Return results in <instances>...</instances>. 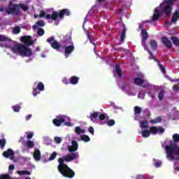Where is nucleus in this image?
Here are the masks:
<instances>
[{
	"label": "nucleus",
	"instance_id": "864d4df0",
	"mask_svg": "<svg viewBox=\"0 0 179 179\" xmlns=\"http://www.w3.org/2000/svg\"><path fill=\"white\" fill-rule=\"evenodd\" d=\"M155 166L157 168L160 167L162 166V162H160V161L155 162Z\"/></svg>",
	"mask_w": 179,
	"mask_h": 179
},
{
	"label": "nucleus",
	"instance_id": "f704fd0d",
	"mask_svg": "<svg viewBox=\"0 0 179 179\" xmlns=\"http://www.w3.org/2000/svg\"><path fill=\"white\" fill-rule=\"evenodd\" d=\"M36 87H37V88L38 89V90H40L41 92H44L45 85H43V83H41V82L38 83Z\"/></svg>",
	"mask_w": 179,
	"mask_h": 179
},
{
	"label": "nucleus",
	"instance_id": "6e6552de",
	"mask_svg": "<svg viewBox=\"0 0 179 179\" xmlns=\"http://www.w3.org/2000/svg\"><path fill=\"white\" fill-rule=\"evenodd\" d=\"M47 42L50 44L52 48H54V50H59L61 48V45L54 38V36L48 38Z\"/></svg>",
	"mask_w": 179,
	"mask_h": 179
},
{
	"label": "nucleus",
	"instance_id": "69168bd1",
	"mask_svg": "<svg viewBox=\"0 0 179 179\" xmlns=\"http://www.w3.org/2000/svg\"><path fill=\"white\" fill-rule=\"evenodd\" d=\"M148 96H150V97H151V99H155V94L152 93V92H148Z\"/></svg>",
	"mask_w": 179,
	"mask_h": 179
},
{
	"label": "nucleus",
	"instance_id": "b1692460",
	"mask_svg": "<svg viewBox=\"0 0 179 179\" xmlns=\"http://www.w3.org/2000/svg\"><path fill=\"white\" fill-rule=\"evenodd\" d=\"M141 135L143 136V138H149L150 136V131L149 130H143L141 132Z\"/></svg>",
	"mask_w": 179,
	"mask_h": 179
},
{
	"label": "nucleus",
	"instance_id": "473e14b6",
	"mask_svg": "<svg viewBox=\"0 0 179 179\" xmlns=\"http://www.w3.org/2000/svg\"><path fill=\"white\" fill-rule=\"evenodd\" d=\"M151 124H159V122H162V117L159 116L155 120H150Z\"/></svg>",
	"mask_w": 179,
	"mask_h": 179
},
{
	"label": "nucleus",
	"instance_id": "c9c22d12",
	"mask_svg": "<svg viewBox=\"0 0 179 179\" xmlns=\"http://www.w3.org/2000/svg\"><path fill=\"white\" fill-rule=\"evenodd\" d=\"M158 99L160 101H162V100H163V99H164V91H163V90L159 91V92L158 94Z\"/></svg>",
	"mask_w": 179,
	"mask_h": 179
},
{
	"label": "nucleus",
	"instance_id": "2eb2a0df",
	"mask_svg": "<svg viewBox=\"0 0 179 179\" xmlns=\"http://www.w3.org/2000/svg\"><path fill=\"white\" fill-rule=\"evenodd\" d=\"M33 156H34V158L35 159V160H36L37 162H38V160H41V152L40 151V150H35Z\"/></svg>",
	"mask_w": 179,
	"mask_h": 179
},
{
	"label": "nucleus",
	"instance_id": "f03ea898",
	"mask_svg": "<svg viewBox=\"0 0 179 179\" xmlns=\"http://www.w3.org/2000/svg\"><path fill=\"white\" fill-rule=\"evenodd\" d=\"M22 43H17L15 41H11L13 46L11 47L10 50L13 54H17V55H20L21 57H30L33 55L31 49L29 48V45H32L34 44V41L31 40V36H24L21 38Z\"/></svg>",
	"mask_w": 179,
	"mask_h": 179
},
{
	"label": "nucleus",
	"instance_id": "20e7f679",
	"mask_svg": "<svg viewBox=\"0 0 179 179\" xmlns=\"http://www.w3.org/2000/svg\"><path fill=\"white\" fill-rule=\"evenodd\" d=\"M70 15H71V11H69V10L66 8L62 9V10L59 11V13L57 11H53L52 15L47 14L45 15V11L41 10L39 14L40 17H45L48 20L52 19V20H57L58 17L62 20L64 19V16H70Z\"/></svg>",
	"mask_w": 179,
	"mask_h": 179
},
{
	"label": "nucleus",
	"instance_id": "052dcab7",
	"mask_svg": "<svg viewBox=\"0 0 179 179\" xmlns=\"http://www.w3.org/2000/svg\"><path fill=\"white\" fill-rule=\"evenodd\" d=\"M64 125L66 127H72V123H71V122H65Z\"/></svg>",
	"mask_w": 179,
	"mask_h": 179
},
{
	"label": "nucleus",
	"instance_id": "f3484780",
	"mask_svg": "<svg viewBox=\"0 0 179 179\" xmlns=\"http://www.w3.org/2000/svg\"><path fill=\"white\" fill-rule=\"evenodd\" d=\"M140 127L142 129H148L149 128V122L148 120L140 121Z\"/></svg>",
	"mask_w": 179,
	"mask_h": 179
},
{
	"label": "nucleus",
	"instance_id": "e2e57ef3",
	"mask_svg": "<svg viewBox=\"0 0 179 179\" xmlns=\"http://www.w3.org/2000/svg\"><path fill=\"white\" fill-rule=\"evenodd\" d=\"M159 66H160L161 70L163 72V73H164V72H166V69L164 68V66H163V65H162V64H159Z\"/></svg>",
	"mask_w": 179,
	"mask_h": 179
},
{
	"label": "nucleus",
	"instance_id": "37998d69",
	"mask_svg": "<svg viewBox=\"0 0 179 179\" xmlns=\"http://www.w3.org/2000/svg\"><path fill=\"white\" fill-rule=\"evenodd\" d=\"M107 125L108 127H113V125H115V121L113 119L109 120L107 122Z\"/></svg>",
	"mask_w": 179,
	"mask_h": 179
},
{
	"label": "nucleus",
	"instance_id": "393cba45",
	"mask_svg": "<svg viewBox=\"0 0 179 179\" xmlns=\"http://www.w3.org/2000/svg\"><path fill=\"white\" fill-rule=\"evenodd\" d=\"M75 132L76 134H78V135H80V134H85L86 131L85 129H82L80 127H76Z\"/></svg>",
	"mask_w": 179,
	"mask_h": 179
},
{
	"label": "nucleus",
	"instance_id": "4d7b16f0",
	"mask_svg": "<svg viewBox=\"0 0 179 179\" xmlns=\"http://www.w3.org/2000/svg\"><path fill=\"white\" fill-rule=\"evenodd\" d=\"M138 97L139 99H144L145 98V94L139 93L138 95Z\"/></svg>",
	"mask_w": 179,
	"mask_h": 179
},
{
	"label": "nucleus",
	"instance_id": "c85d7f7f",
	"mask_svg": "<svg viewBox=\"0 0 179 179\" xmlns=\"http://www.w3.org/2000/svg\"><path fill=\"white\" fill-rule=\"evenodd\" d=\"M26 145L27 148H29V149L34 148V143L30 140L27 141Z\"/></svg>",
	"mask_w": 179,
	"mask_h": 179
},
{
	"label": "nucleus",
	"instance_id": "603ef678",
	"mask_svg": "<svg viewBox=\"0 0 179 179\" xmlns=\"http://www.w3.org/2000/svg\"><path fill=\"white\" fill-rule=\"evenodd\" d=\"M55 141L56 143H61V142H62L61 137H55Z\"/></svg>",
	"mask_w": 179,
	"mask_h": 179
},
{
	"label": "nucleus",
	"instance_id": "5fc2aeb1",
	"mask_svg": "<svg viewBox=\"0 0 179 179\" xmlns=\"http://www.w3.org/2000/svg\"><path fill=\"white\" fill-rule=\"evenodd\" d=\"M8 38L5 36L0 35V41H6Z\"/></svg>",
	"mask_w": 179,
	"mask_h": 179
},
{
	"label": "nucleus",
	"instance_id": "6e6d98bb",
	"mask_svg": "<svg viewBox=\"0 0 179 179\" xmlns=\"http://www.w3.org/2000/svg\"><path fill=\"white\" fill-rule=\"evenodd\" d=\"M136 179H146V176H145L143 175H138L136 176Z\"/></svg>",
	"mask_w": 179,
	"mask_h": 179
},
{
	"label": "nucleus",
	"instance_id": "39448f33",
	"mask_svg": "<svg viewBox=\"0 0 179 179\" xmlns=\"http://www.w3.org/2000/svg\"><path fill=\"white\" fill-rule=\"evenodd\" d=\"M148 38H149V34H148L146 29H143L141 30V45L143 47L144 50L148 51V54L151 55L150 59H156V56L153 55L152 52H150V50H149L148 48V45H146V41Z\"/></svg>",
	"mask_w": 179,
	"mask_h": 179
},
{
	"label": "nucleus",
	"instance_id": "412c9836",
	"mask_svg": "<svg viewBox=\"0 0 179 179\" xmlns=\"http://www.w3.org/2000/svg\"><path fill=\"white\" fill-rule=\"evenodd\" d=\"M99 114L100 113L99 112H94L92 113H90V119L92 122H94V120H96V118H99Z\"/></svg>",
	"mask_w": 179,
	"mask_h": 179
},
{
	"label": "nucleus",
	"instance_id": "ddd939ff",
	"mask_svg": "<svg viewBox=\"0 0 179 179\" xmlns=\"http://www.w3.org/2000/svg\"><path fill=\"white\" fill-rule=\"evenodd\" d=\"M3 156L6 159H8V157H13V156H15V151L10 148H8L6 151L3 152Z\"/></svg>",
	"mask_w": 179,
	"mask_h": 179
},
{
	"label": "nucleus",
	"instance_id": "7c9ffc66",
	"mask_svg": "<svg viewBox=\"0 0 179 179\" xmlns=\"http://www.w3.org/2000/svg\"><path fill=\"white\" fill-rule=\"evenodd\" d=\"M40 93H41V91L40 90H38V88L36 87V88L33 87V96L34 97H36V96H37V94H40Z\"/></svg>",
	"mask_w": 179,
	"mask_h": 179
},
{
	"label": "nucleus",
	"instance_id": "338daca9",
	"mask_svg": "<svg viewBox=\"0 0 179 179\" xmlns=\"http://www.w3.org/2000/svg\"><path fill=\"white\" fill-rule=\"evenodd\" d=\"M32 29H34V30H37L38 29V25H33L32 26Z\"/></svg>",
	"mask_w": 179,
	"mask_h": 179
},
{
	"label": "nucleus",
	"instance_id": "c03bdc74",
	"mask_svg": "<svg viewBox=\"0 0 179 179\" xmlns=\"http://www.w3.org/2000/svg\"><path fill=\"white\" fill-rule=\"evenodd\" d=\"M13 33H14V34H19V33H20V27H14L13 30Z\"/></svg>",
	"mask_w": 179,
	"mask_h": 179
},
{
	"label": "nucleus",
	"instance_id": "58836bf2",
	"mask_svg": "<svg viewBox=\"0 0 179 179\" xmlns=\"http://www.w3.org/2000/svg\"><path fill=\"white\" fill-rule=\"evenodd\" d=\"M6 145V140L3 138V139H0V145L1 149H3L5 148Z\"/></svg>",
	"mask_w": 179,
	"mask_h": 179
},
{
	"label": "nucleus",
	"instance_id": "6ab92c4d",
	"mask_svg": "<svg viewBox=\"0 0 179 179\" xmlns=\"http://www.w3.org/2000/svg\"><path fill=\"white\" fill-rule=\"evenodd\" d=\"M178 19H179V11L178 10H176L171 18L172 23H176V22L178 20Z\"/></svg>",
	"mask_w": 179,
	"mask_h": 179
},
{
	"label": "nucleus",
	"instance_id": "c756f323",
	"mask_svg": "<svg viewBox=\"0 0 179 179\" xmlns=\"http://www.w3.org/2000/svg\"><path fill=\"white\" fill-rule=\"evenodd\" d=\"M142 113V108L139 106H135L134 107V114L135 115H138V114H141Z\"/></svg>",
	"mask_w": 179,
	"mask_h": 179
},
{
	"label": "nucleus",
	"instance_id": "9d476101",
	"mask_svg": "<svg viewBox=\"0 0 179 179\" xmlns=\"http://www.w3.org/2000/svg\"><path fill=\"white\" fill-rule=\"evenodd\" d=\"M62 43L64 44V45H71V44H73L71 34H66L62 41Z\"/></svg>",
	"mask_w": 179,
	"mask_h": 179
},
{
	"label": "nucleus",
	"instance_id": "8fccbe9b",
	"mask_svg": "<svg viewBox=\"0 0 179 179\" xmlns=\"http://www.w3.org/2000/svg\"><path fill=\"white\" fill-rule=\"evenodd\" d=\"M88 131L90 132V134H91L92 135H94V128H93V127H90L88 128Z\"/></svg>",
	"mask_w": 179,
	"mask_h": 179
},
{
	"label": "nucleus",
	"instance_id": "f8f14e48",
	"mask_svg": "<svg viewBox=\"0 0 179 179\" xmlns=\"http://www.w3.org/2000/svg\"><path fill=\"white\" fill-rule=\"evenodd\" d=\"M162 41L163 44L165 45V47H167L169 50H171V47H173V44L171 43V41L169 38L166 36H163L162 38Z\"/></svg>",
	"mask_w": 179,
	"mask_h": 179
},
{
	"label": "nucleus",
	"instance_id": "3c124183",
	"mask_svg": "<svg viewBox=\"0 0 179 179\" xmlns=\"http://www.w3.org/2000/svg\"><path fill=\"white\" fill-rule=\"evenodd\" d=\"M157 132H159V134H164V128H163L162 127H157Z\"/></svg>",
	"mask_w": 179,
	"mask_h": 179
},
{
	"label": "nucleus",
	"instance_id": "4be33fe9",
	"mask_svg": "<svg viewBox=\"0 0 179 179\" xmlns=\"http://www.w3.org/2000/svg\"><path fill=\"white\" fill-rule=\"evenodd\" d=\"M150 45H151L152 50H153L154 51H156V50H157V42H156V41L155 40L150 41Z\"/></svg>",
	"mask_w": 179,
	"mask_h": 179
},
{
	"label": "nucleus",
	"instance_id": "de8ad7c7",
	"mask_svg": "<svg viewBox=\"0 0 179 179\" xmlns=\"http://www.w3.org/2000/svg\"><path fill=\"white\" fill-rule=\"evenodd\" d=\"M98 117L101 121H104L106 120V113L99 114Z\"/></svg>",
	"mask_w": 179,
	"mask_h": 179
},
{
	"label": "nucleus",
	"instance_id": "9b49d317",
	"mask_svg": "<svg viewBox=\"0 0 179 179\" xmlns=\"http://www.w3.org/2000/svg\"><path fill=\"white\" fill-rule=\"evenodd\" d=\"M52 122L55 127H59L61 124L65 122V119L62 118V116L59 115L55 119L52 120Z\"/></svg>",
	"mask_w": 179,
	"mask_h": 179
},
{
	"label": "nucleus",
	"instance_id": "2f4dec72",
	"mask_svg": "<svg viewBox=\"0 0 179 179\" xmlns=\"http://www.w3.org/2000/svg\"><path fill=\"white\" fill-rule=\"evenodd\" d=\"M17 174H20V176H21V174L24 176H30L31 174V172L29 171H18Z\"/></svg>",
	"mask_w": 179,
	"mask_h": 179
},
{
	"label": "nucleus",
	"instance_id": "0eeeda50",
	"mask_svg": "<svg viewBox=\"0 0 179 179\" xmlns=\"http://www.w3.org/2000/svg\"><path fill=\"white\" fill-rule=\"evenodd\" d=\"M19 10H20V8L17 4H12L11 7H8L6 9V13L8 15H19Z\"/></svg>",
	"mask_w": 179,
	"mask_h": 179
},
{
	"label": "nucleus",
	"instance_id": "1a4fd4ad",
	"mask_svg": "<svg viewBox=\"0 0 179 179\" xmlns=\"http://www.w3.org/2000/svg\"><path fill=\"white\" fill-rule=\"evenodd\" d=\"M75 50V46L73 44L65 45L64 48V55L65 58H68L72 52Z\"/></svg>",
	"mask_w": 179,
	"mask_h": 179
},
{
	"label": "nucleus",
	"instance_id": "a878e982",
	"mask_svg": "<svg viewBox=\"0 0 179 179\" xmlns=\"http://www.w3.org/2000/svg\"><path fill=\"white\" fill-rule=\"evenodd\" d=\"M87 36L91 44H93L94 46H96V43H94V37L93 36V35H90L89 32H87Z\"/></svg>",
	"mask_w": 179,
	"mask_h": 179
},
{
	"label": "nucleus",
	"instance_id": "0e129e2a",
	"mask_svg": "<svg viewBox=\"0 0 179 179\" xmlns=\"http://www.w3.org/2000/svg\"><path fill=\"white\" fill-rule=\"evenodd\" d=\"M33 138V133H29L27 134V139H31Z\"/></svg>",
	"mask_w": 179,
	"mask_h": 179
},
{
	"label": "nucleus",
	"instance_id": "423d86ee",
	"mask_svg": "<svg viewBox=\"0 0 179 179\" xmlns=\"http://www.w3.org/2000/svg\"><path fill=\"white\" fill-rule=\"evenodd\" d=\"M159 6L161 13H164L166 16H170L171 10H173V5L162 3Z\"/></svg>",
	"mask_w": 179,
	"mask_h": 179
},
{
	"label": "nucleus",
	"instance_id": "dca6fc26",
	"mask_svg": "<svg viewBox=\"0 0 179 179\" xmlns=\"http://www.w3.org/2000/svg\"><path fill=\"white\" fill-rule=\"evenodd\" d=\"M79 77L76 76H71L69 79L71 85H78V83H79Z\"/></svg>",
	"mask_w": 179,
	"mask_h": 179
},
{
	"label": "nucleus",
	"instance_id": "680f3d73",
	"mask_svg": "<svg viewBox=\"0 0 179 179\" xmlns=\"http://www.w3.org/2000/svg\"><path fill=\"white\" fill-rule=\"evenodd\" d=\"M31 117H33L32 115H28L25 117V120L26 121H29V120H30L31 118Z\"/></svg>",
	"mask_w": 179,
	"mask_h": 179
},
{
	"label": "nucleus",
	"instance_id": "72a5a7b5",
	"mask_svg": "<svg viewBox=\"0 0 179 179\" xmlns=\"http://www.w3.org/2000/svg\"><path fill=\"white\" fill-rule=\"evenodd\" d=\"M149 131H150V134H157V127H156L155 126H152L150 127Z\"/></svg>",
	"mask_w": 179,
	"mask_h": 179
},
{
	"label": "nucleus",
	"instance_id": "774afa93",
	"mask_svg": "<svg viewBox=\"0 0 179 179\" xmlns=\"http://www.w3.org/2000/svg\"><path fill=\"white\" fill-rule=\"evenodd\" d=\"M175 170L176 171H179V167L178 166L175 167Z\"/></svg>",
	"mask_w": 179,
	"mask_h": 179
},
{
	"label": "nucleus",
	"instance_id": "aec40b11",
	"mask_svg": "<svg viewBox=\"0 0 179 179\" xmlns=\"http://www.w3.org/2000/svg\"><path fill=\"white\" fill-rule=\"evenodd\" d=\"M115 72L119 78H121L122 76V69H121L120 64L115 65Z\"/></svg>",
	"mask_w": 179,
	"mask_h": 179
},
{
	"label": "nucleus",
	"instance_id": "bf43d9fd",
	"mask_svg": "<svg viewBox=\"0 0 179 179\" xmlns=\"http://www.w3.org/2000/svg\"><path fill=\"white\" fill-rule=\"evenodd\" d=\"M129 85V83H124L123 84V86L122 87V89H123V90L127 89V86H128Z\"/></svg>",
	"mask_w": 179,
	"mask_h": 179
},
{
	"label": "nucleus",
	"instance_id": "bb28decb",
	"mask_svg": "<svg viewBox=\"0 0 179 179\" xmlns=\"http://www.w3.org/2000/svg\"><path fill=\"white\" fill-rule=\"evenodd\" d=\"M127 33V28L122 29V33L120 34V41H124L125 40V34Z\"/></svg>",
	"mask_w": 179,
	"mask_h": 179
},
{
	"label": "nucleus",
	"instance_id": "a211bd4d",
	"mask_svg": "<svg viewBox=\"0 0 179 179\" xmlns=\"http://www.w3.org/2000/svg\"><path fill=\"white\" fill-rule=\"evenodd\" d=\"M134 85H137V86H142V85L145 83V80L139 77L134 78Z\"/></svg>",
	"mask_w": 179,
	"mask_h": 179
},
{
	"label": "nucleus",
	"instance_id": "13d9d810",
	"mask_svg": "<svg viewBox=\"0 0 179 179\" xmlns=\"http://www.w3.org/2000/svg\"><path fill=\"white\" fill-rule=\"evenodd\" d=\"M8 170H10V171H13V170H15V165L10 164V165L9 166V167H8Z\"/></svg>",
	"mask_w": 179,
	"mask_h": 179
},
{
	"label": "nucleus",
	"instance_id": "e433bc0d",
	"mask_svg": "<svg viewBox=\"0 0 179 179\" xmlns=\"http://www.w3.org/2000/svg\"><path fill=\"white\" fill-rule=\"evenodd\" d=\"M18 6H20V8H21V9H22V10H24V11L29 10V6H27V5H25L23 3H19Z\"/></svg>",
	"mask_w": 179,
	"mask_h": 179
},
{
	"label": "nucleus",
	"instance_id": "4c0bfd02",
	"mask_svg": "<svg viewBox=\"0 0 179 179\" xmlns=\"http://www.w3.org/2000/svg\"><path fill=\"white\" fill-rule=\"evenodd\" d=\"M44 33H45V31H44V29L43 28L38 29L37 34L38 36H39V37H41V36H44Z\"/></svg>",
	"mask_w": 179,
	"mask_h": 179
},
{
	"label": "nucleus",
	"instance_id": "ea45409f",
	"mask_svg": "<svg viewBox=\"0 0 179 179\" xmlns=\"http://www.w3.org/2000/svg\"><path fill=\"white\" fill-rule=\"evenodd\" d=\"M0 179H12L10 174H2L0 176Z\"/></svg>",
	"mask_w": 179,
	"mask_h": 179
},
{
	"label": "nucleus",
	"instance_id": "5701e85b",
	"mask_svg": "<svg viewBox=\"0 0 179 179\" xmlns=\"http://www.w3.org/2000/svg\"><path fill=\"white\" fill-rule=\"evenodd\" d=\"M171 40L173 43L174 45L179 47V39L176 36H171Z\"/></svg>",
	"mask_w": 179,
	"mask_h": 179
},
{
	"label": "nucleus",
	"instance_id": "7ed1b4c3",
	"mask_svg": "<svg viewBox=\"0 0 179 179\" xmlns=\"http://www.w3.org/2000/svg\"><path fill=\"white\" fill-rule=\"evenodd\" d=\"M173 140H166L165 143V150L166 159L168 160H179V146L177 145L179 142V134H175L172 136Z\"/></svg>",
	"mask_w": 179,
	"mask_h": 179
},
{
	"label": "nucleus",
	"instance_id": "09e8293b",
	"mask_svg": "<svg viewBox=\"0 0 179 179\" xmlns=\"http://www.w3.org/2000/svg\"><path fill=\"white\" fill-rule=\"evenodd\" d=\"M62 83H64V85H69V83H71L70 81L68 80V78H66V77H64L62 78Z\"/></svg>",
	"mask_w": 179,
	"mask_h": 179
},
{
	"label": "nucleus",
	"instance_id": "4468645a",
	"mask_svg": "<svg viewBox=\"0 0 179 179\" xmlns=\"http://www.w3.org/2000/svg\"><path fill=\"white\" fill-rule=\"evenodd\" d=\"M161 13L162 12L159 10V8L157 7L154 10V14L152 15V21L156 22L159 20V18L161 16Z\"/></svg>",
	"mask_w": 179,
	"mask_h": 179
},
{
	"label": "nucleus",
	"instance_id": "a19ab883",
	"mask_svg": "<svg viewBox=\"0 0 179 179\" xmlns=\"http://www.w3.org/2000/svg\"><path fill=\"white\" fill-rule=\"evenodd\" d=\"M57 152H52V154L50 155V157H49L48 160L50 162L52 161V160H55V157H57Z\"/></svg>",
	"mask_w": 179,
	"mask_h": 179
},
{
	"label": "nucleus",
	"instance_id": "a18cd8bd",
	"mask_svg": "<svg viewBox=\"0 0 179 179\" xmlns=\"http://www.w3.org/2000/svg\"><path fill=\"white\" fill-rule=\"evenodd\" d=\"M173 2H176V0H164L163 3L166 5H173Z\"/></svg>",
	"mask_w": 179,
	"mask_h": 179
},
{
	"label": "nucleus",
	"instance_id": "79ce46f5",
	"mask_svg": "<svg viewBox=\"0 0 179 179\" xmlns=\"http://www.w3.org/2000/svg\"><path fill=\"white\" fill-rule=\"evenodd\" d=\"M20 106L19 105H15L14 106H13V110L15 113H19V111H20Z\"/></svg>",
	"mask_w": 179,
	"mask_h": 179
},
{
	"label": "nucleus",
	"instance_id": "49530a36",
	"mask_svg": "<svg viewBox=\"0 0 179 179\" xmlns=\"http://www.w3.org/2000/svg\"><path fill=\"white\" fill-rule=\"evenodd\" d=\"M36 24L38 25V27L39 26L40 27H44V26L45 25V24H44V21L43 20H38V22H36Z\"/></svg>",
	"mask_w": 179,
	"mask_h": 179
},
{
	"label": "nucleus",
	"instance_id": "cd10ccee",
	"mask_svg": "<svg viewBox=\"0 0 179 179\" xmlns=\"http://www.w3.org/2000/svg\"><path fill=\"white\" fill-rule=\"evenodd\" d=\"M80 140L83 141L84 142H90V137H89V136L87 135H82L80 136Z\"/></svg>",
	"mask_w": 179,
	"mask_h": 179
},
{
	"label": "nucleus",
	"instance_id": "f257e3e1",
	"mask_svg": "<svg viewBox=\"0 0 179 179\" xmlns=\"http://www.w3.org/2000/svg\"><path fill=\"white\" fill-rule=\"evenodd\" d=\"M79 148V144H78V141L73 140L71 141V145L68 147L69 152H71L70 155H68L63 158H59L58 162L59 165L57 166V170L63 177H66V178H73L75 177V171L72 170L67 164H66L64 162H73L75 159H78L79 152H76Z\"/></svg>",
	"mask_w": 179,
	"mask_h": 179
}]
</instances>
